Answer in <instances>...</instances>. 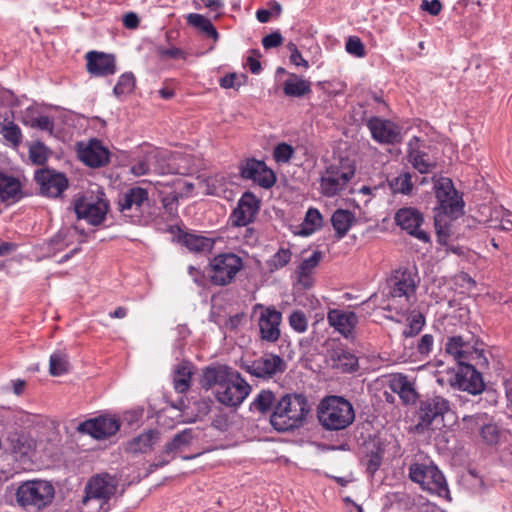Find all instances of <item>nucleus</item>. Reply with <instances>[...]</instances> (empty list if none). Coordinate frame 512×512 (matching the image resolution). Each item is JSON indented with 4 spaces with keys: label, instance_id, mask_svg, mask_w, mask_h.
<instances>
[{
    "label": "nucleus",
    "instance_id": "f257e3e1",
    "mask_svg": "<svg viewBox=\"0 0 512 512\" xmlns=\"http://www.w3.org/2000/svg\"><path fill=\"white\" fill-rule=\"evenodd\" d=\"M310 410L309 402L303 394H285L274 406L270 423L279 432L292 431L304 425Z\"/></svg>",
    "mask_w": 512,
    "mask_h": 512
},
{
    "label": "nucleus",
    "instance_id": "f03ea898",
    "mask_svg": "<svg viewBox=\"0 0 512 512\" xmlns=\"http://www.w3.org/2000/svg\"><path fill=\"white\" fill-rule=\"evenodd\" d=\"M317 417L325 430L340 431L353 423L355 412L352 404L343 397L328 396L320 401Z\"/></svg>",
    "mask_w": 512,
    "mask_h": 512
},
{
    "label": "nucleus",
    "instance_id": "7ed1b4c3",
    "mask_svg": "<svg viewBox=\"0 0 512 512\" xmlns=\"http://www.w3.org/2000/svg\"><path fill=\"white\" fill-rule=\"evenodd\" d=\"M55 497L50 481L33 479L22 482L16 489L15 500L27 512H41L49 507Z\"/></svg>",
    "mask_w": 512,
    "mask_h": 512
},
{
    "label": "nucleus",
    "instance_id": "20e7f679",
    "mask_svg": "<svg viewBox=\"0 0 512 512\" xmlns=\"http://www.w3.org/2000/svg\"><path fill=\"white\" fill-rule=\"evenodd\" d=\"M409 478L432 495L450 499V492L443 473L434 464L413 463Z\"/></svg>",
    "mask_w": 512,
    "mask_h": 512
},
{
    "label": "nucleus",
    "instance_id": "39448f33",
    "mask_svg": "<svg viewBox=\"0 0 512 512\" xmlns=\"http://www.w3.org/2000/svg\"><path fill=\"white\" fill-rule=\"evenodd\" d=\"M355 175V165L348 159H340L326 167L321 174L320 189L323 195L332 197L344 189Z\"/></svg>",
    "mask_w": 512,
    "mask_h": 512
},
{
    "label": "nucleus",
    "instance_id": "423d86ee",
    "mask_svg": "<svg viewBox=\"0 0 512 512\" xmlns=\"http://www.w3.org/2000/svg\"><path fill=\"white\" fill-rule=\"evenodd\" d=\"M420 278L415 271L409 269L396 270L389 280V295L392 300L404 298V304L397 311L398 314L405 315L415 301L416 288Z\"/></svg>",
    "mask_w": 512,
    "mask_h": 512
},
{
    "label": "nucleus",
    "instance_id": "0eeeda50",
    "mask_svg": "<svg viewBox=\"0 0 512 512\" xmlns=\"http://www.w3.org/2000/svg\"><path fill=\"white\" fill-rule=\"evenodd\" d=\"M109 210V203L101 191L96 196L85 195L74 201V211L78 218L85 219L89 224L100 225Z\"/></svg>",
    "mask_w": 512,
    "mask_h": 512
},
{
    "label": "nucleus",
    "instance_id": "6e6552de",
    "mask_svg": "<svg viewBox=\"0 0 512 512\" xmlns=\"http://www.w3.org/2000/svg\"><path fill=\"white\" fill-rule=\"evenodd\" d=\"M242 268L243 261L236 254H220L210 262V280L215 285H228L235 279V276Z\"/></svg>",
    "mask_w": 512,
    "mask_h": 512
},
{
    "label": "nucleus",
    "instance_id": "1a4fd4ad",
    "mask_svg": "<svg viewBox=\"0 0 512 512\" xmlns=\"http://www.w3.org/2000/svg\"><path fill=\"white\" fill-rule=\"evenodd\" d=\"M450 411V402L442 396L434 395L420 402L417 412V424L415 429L423 432L430 428L435 421L443 420Z\"/></svg>",
    "mask_w": 512,
    "mask_h": 512
},
{
    "label": "nucleus",
    "instance_id": "9d476101",
    "mask_svg": "<svg viewBox=\"0 0 512 512\" xmlns=\"http://www.w3.org/2000/svg\"><path fill=\"white\" fill-rule=\"evenodd\" d=\"M434 189L439 209L444 214L457 218L463 213V201L459 198L451 179L445 177L438 179L434 184Z\"/></svg>",
    "mask_w": 512,
    "mask_h": 512
},
{
    "label": "nucleus",
    "instance_id": "9b49d317",
    "mask_svg": "<svg viewBox=\"0 0 512 512\" xmlns=\"http://www.w3.org/2000/svg\"><path fill=\"white\" fill-rule=\"evenodd\" d=\"M251 386L238 372L235 376L219 388H216L215 397L221 404L228 407L239 406L249 395Z\"/></svg>",
    "mask_w": 512,
    "mask_h": 512
},
{
    "label": "nucleus",
    "instance_id": "f8f14e48",
    "mask_svg": "<svg viewBox=\"0 0 512 512\" xmlns=\"http://www.w3.org/2000/svg\"><path fill=\"white\" fill-rule=\"evenodd\" d=\"M243 368L252 376L270 379L282 374L287 364L284 359L273 353H264L261 357L243 365Z\"/></svg>",
    "mask_w": 512,
    "mask_h": 512
},
{
    "label": "nucleus",
    "instance_id": "ddd939ff",
    "mask_svg": "<svg viewBox=\"0 0 512 512\" xmlns=\"http://www.w3.org/2000/svg\"><path fill=\"white\" fill-rule=\"evenodd\" d=\"M78 158L86 166L101 168L110 162V152L98 139H90L88 142H79L76 145Z\"/></svg>",
    "mask_w": 512,
    "mask_h": 512
},
{
    "label": "nucleus",
    "instance_id": "4468645a",
    "mask_svg": "<svg viewBox=\"0 0 512 512\" xmlns=\"http://www.w3.org/2000/svg\"><path fill=\"white\" fill-rule=\"evenodd\" d=\"M257 309H260L258 327L261 340L275 343L280 338L281 312L273 306L264 307L261 304L254 307L255 311Z\"/></svg>",
    "mask_w": 512,
    "mask_h": 512
},
{
    "label": "nucleus",
    "instance_id": "2eb2a0df",
    "mask_svg": "<svg viewBox=\"0 0 512 512\" xmlns=\"http://www.w3.org/2000/svg\"><path fill=\"white\" fill-rule=\"evenodd\" d=\"M117 480L115 477L103 473L92 477L85 487V497L83 503H87L91 499L101 500L102 504L107 501L116 493Z\"/></svg>",
    "mask_w": 512,
    "mask_h": 512
},
{
    "label": "nucleus",
    "instance_id": "dca6fc26",
    "mask_svg": "<svg viewBox=\"0 0 512 512\" xmlns=\"http://www.w3.org/2000/svg\"><path fill=\"white\" fill-rule=\"evenodd\" d=\"M34 180L39 186L42 195L56 198L68 187V179L62 173L44 168L35 172Z\"/></svg>",
    "mask_w": 512,
    "mask_h": 512
},
{
    "label": "nucleus",
    "instance_id": "f3484780",
    "mask_svg": "<svg viewBox=\"0 0 512 512\" xmlns=\"http://www.w3.org/2000/svg\"><path fill=\"white\" fill-rule=\"evenodd\" d=\"M193 439L194 435L192 429H185L177 433L173 439L165 445L163 451L158 455L157 461L149 465L148 472L152 473L156 469L167 465L175 458L178 452L188 447Z\"/></svg>",
    "mask_w": 512,
    "mask_h": 512
},
{
    "label": "nucleus",
    "instance_id": "a211bd4d",
    "mask_svg": "<svg viewBox=\"0 0 512 512\" xmlns=\"http://www.w3.org/2000/svg\"><path fill=\"white\" fill-rule=\"evenodd\" d=\"M454 387L466 391L472 395H478L485 389L482 375L471 364L465 363L458 367V370L451 381Z\"/></svg>",
    "mask_w": 512,
    "mask_h": 512
},
{
    "label": "nucleus",
    "instance_id": "6ab92c4d",
    "mask_svg": "<svg viewBox=\"0 0 512 512\" xmlns=\"http://www.w3.org/2000/svg\"><path fill=\"white\" fill-rule=\"evenodd\" d=\"M259 208V199L251 192H245L230 216L231 224L237 227L248 225L254 220Z\"/></svg>",
    "mask_w": 512,
    "mask_h": 512
},
{
    "label": "nucleus",
    "instance_id": "aec40b11",
    "mask_svg": "<svg viewBox=\"0 0 512 512\" xmlns=\"http://www.w3.org/2000/svg\"><path fill=\"white\" fill-rule=\"evenodd\" d=\"M148 200L147 189L139 186L131 187L119 196L118 209L124 216H138L141 213L142 206Z\"/></svg>",
    "mask_w": 512,
    "mask_h": 512
},
{
    "label": "nucleus",
    "instance_id": "412c9836",
    "mask_svg": "<svg viewBox=\"0 0 512 512\" xmlns=\"http://www.w3.org/2000/svg\"><path fill=\"white\" fill-rule=\"evenodd\" d=\"M240 169L243 178L252 180L263 188H270L275 184L274 172L263 161L248 159Z\"/></svg>",
    "mask_w": 512,
    "mask_h": 512
},
{
    "label": "nucleus",
    "instance_id": "4be33fe9",
    "mask_svg": "<svg viewBox=\"0 0 512 512\" xmlns=\"http://www.w3.org/2000/svg\"><path fill=\"white\" fill-rule=\"evenodd\" d=\"M119 428L120 424L116 418L100 416L80 423L77 431L89 434L95 439H103L114 435Z\"/></svg>",
    "mask_w": 512,
    "mask_h": 512
},
{
    "label": "nucleus",
    "instance_id": "5701e85b",
    "mask_svg": "<svg viewBox=\"0 0 512 512\" xmlns=\"http://www.w3.org/2000/svg\"><path fill=\"white\" fill-rule=\"evenodd\" d=\"M367 126L374 140L383 144H394L401 141V129L390 120L379 117L371 118Z\"/></svg>",
    "mask_w": 512,
    "mask_h": 512
},
{
    "label": "nucleus",
    "instance_id": "b1692460",
    "mask_svg": "<svg viewBox=\"0 0 512 512\" xmlns=\"http://www.w3.org/2000/svg\"><path fill=\"white\" fill-rule=\"evenodd\" d=\"M396 223L406 230L410 235L417 239L428 242L429 235L420 229L424 219L423 215L415 208H402L399 209L395 215Z\"/></svg>",
    "mask_w": 512,
    "mask_h": 512
},
{
    "label": "nucleus",
    "instance_id": "393cba45",
    "mask_svg": "<svg viewBox=\"0 0 512 512\" xmlns=\"http://www.w3.org/2000/svg\"><path fill=\"white\" fill-rule=\"evenodd\" d=\"M237 373V371L226 365H211L202 370L200 385L205 390H209L214 386L219 388L220 386H223L230 377L235 376Z\"/></svg>",
    "mask_w": 512,
    "mask_h": 512
},
{
    "label": "nucleus",
    "instance_id": "a878e982",
    "mask_svg": "<svg viewBox=\"0 0 512 512\" xmlns=\"http://www.w3.org/2000/svg\"><path fill=\"white\" fill-rule=\"evenodd\" d=\"M86 60L87 71L94 76H108L116 72L115 57L111 54L89 51Z\"/></svg>",
    "mask_w": 512,
    "mask_h": 512
},
{
    "label": "nucleus",
    "instance_id": "bb28decb",
    "mask_svg": "<svg viewBox=\"0 0 512 512\" xmlns=\"http://www.w3.org/2000/svg\"><path fill=\"white\" fill-rule=\"evenodd\" d=\"M327 321L337 332L348 338L352 335L358 323L357 315L351 311L330 309L327 313Z\"/></svg>",
    "mask_w": 512,
    "mask_h": 512
},
{
    "label": "nucleus",
    "instance_id": "cd10ccee",
    "mask_svg": "<svg viewBox=\"0 0 512 512\" xmlns=\"http://www.w3.org/2000/svg\"><path fill=\"white\" fill-rule=\"evenodd\" d=\"M408 161L421 174L429 173L436 167V160L419 149V138L413 137L408 143Z\"/></svg>",
    "mask_w": 512,
    "mask_h": 512
},
{
    "label": "nucleus",
    "instance_id": "c85d7f7f",
    "mask_svg": "<svg viewBox=\"0 0 512 512\" xmlns=\"http://www.w3.org/2000/svg\"><path fill=\"white\" fill-rule=\"evenodd\" d=\"M390 389L399 395L403 403L413 404L418 399L415 383L412 379L401 373L391 375L389 380Z\"/></svg>",
    "mask_w": 512,
    "mask_h": 512
},
{
    "label": "nucleus",
    "instance_id": "c756f323",
    "mask_svg": "<svg viewBox=\"0 0 512 512\" xmlns=\"http://www.w3.org/2000/svg\"><path fill=\"white\" fill-rule=\"evenodd\" d=\"M327 363L332 369L341 373H352L358 369L357 357L342 348H336L328 351Z\"/></svg>",
    "mask_w": 512,
    "mask_h": 512
},
{
    "label": "nucleus",
    "instance_id": "7c9ffc66",
    "mask_svg": "<svg viewBox=\"0 0 512 512\" xmlns=\"http://www.w3.org/2000/svg\"><path fill=\"white\" fill-rule=\"evenodd\" d=\"M22 189L20 181L0 172V201L2 202H16L22 198Z\"/></svg>",
    "mask_w": 512,
    "mask_h": 512
},
{
    "label": "nucleus",
    "instance_id": "2f4dec72",
    "mask_svg": "<svg viewBox=\"0 0 512 512\" xmlns=\"http://www.w3.org/2000/svg\"><path fill=\"white\" fill-rule=\"evenodd\" d=\"M159 441V432L156 430H148L134 437L128 444V450L131 453H147L150 452L154 445Z\"/></svg>",
    "mask_w": 512,
    "mask_h": 512
},
{
    "label": "nucleus",
    "instance_id": "473e14b6",
    "mask_svg": "<svg viewBox=\"0 0 512 512\" xmlns=\"http://www.w3.org/2000/svg\"><path fill=\"white\" fill-rule=\"evenodd\" d=\"M446 352L453 356L458 362L459 366L465 364L469 359L471 352V345L465 342L461 336L450 337L446 343Z\"/></svg>",
    "mask_w": 512,
    "mask_h": 512
},
{
    "label": "nucleus",
    "instance_id": "72a5a7b5",
    "mask_svg": "<svg viewBox=\"0 0 512 512\" xmlns=\"http://www.w3.org/2000/svg\"><path fill=\"white\" fill-rule=\"evenodd\" d=\"M283 92L289 97H303L311 92V82L291 73L283 83Z\"/></svg>",
    "mask_w": 512,
    "mask_h": 512
},
{
    "label": "nucleus",
    "instance_id": "f704fd0d",
    "mask_svg": "<svg viewBox=\"0 0 512 512\" xmlns=\"http://www.w3.org/2000/svg\"><path fill=\"white\" fill-rule=\"evenodd\" d=\"M193 369L194 366L188 361H183L176 365L173 375V384L174 389L178 393H185L189 390Z\"/></svg>",
    "mask_w": 512,
    "mask_h": 512
},
{
    "label": "nucleus",
    "instance_id": "c9c22d12",
    "mask_svg": "<svg viewBox=\"0 0 512 512\" xmlns=\"http://www.w3.org/2000/svg\"><path fill=\"white\" fill-rule=\"evenodd\" d=\"M179 241L191 252H208L212 249L214 242L207 237L184 233Z\"/></svg>",
    "mask_w": 512,
    "mask_h": 512
},
{
    "label": "nucleus",
    "instance_id": "e433bc0d",
    "mask_svg": "<svg viewBox=\"0 0 512 512\" xmlns=\"http://www.w3.org/2000/svg\"><path fill=\"white\" fill-rule=\"evenodd\" d=\"M170 158L171 153L168 151L157 148L149 150V159H151V167H153L154 172L159 175H165L173 172V169L169 164Z\"/></svg>",
    "mask_w": 512,
    "mask_h": 512
},
{
    "label": "nucleus",
    "instance_id": "4c0bfd02",
    "mask_svg": "<svg viewBox=\"0 0 512 512\" xmlns=\"http://www.w3.org/2000/svg\"><path fill=\"white\" fill-rule=\"evenodd\" d=\"M277 401L270 390H261L250 404V411L260 414L272 413Z\"/></svg>",
    "mask_w": 512,
    "mask_h": 512
},
{
    "label": "nucleus",
    "instance_id": "58836bf2",
    "mask_svg": "<svg viewBox=\"0 0 512 512\" xmlns=\"http://www.w3.org/2000/svg\"><path fill=\"white\" fill-rule=\"evenodd\" d=\"M354 221V215L347 210H336L331 218L332 226L338 238L344 237Z\"/></svg>",
    "mask_w": 512,
    "mask_h": 512
},
{
    "label": "nucleus",
    "instance_id": "ea45409f",
    "mask_svg": "<svg viewBox=\"0 0 512 512\" xmlns=\"http://www.w3.org/2000/svg\"><path fill=\"white\" fill-rule=\"evenodd\" d=\"M187 23L204 34H206L207 37L212 38L214 41H217L219 38V34L211 21L206 18L205 16L197 13H190L186 17Z\"/></svg>",
    "mask_w": 512,
    "mask_h": 512
},
{
    "label": "nucleus",
    "instance_id": "a19ab883",
    "mask_svg": "<svg viewBox=\"0 0 512 512\" xmlns=\"http://www.w3.org/2000/svg\"><path fill=\"white\" fill-rule=\"evenodd\" d=\"M0 134L13 148H18L22 143V131L13 121L5 119L0 123Z\"/></svg>",
    "mask_w": 512,
    "mask_h": 512
},
{
    "label": "nucleus",
    "instance_id": "79ce46f5",
    "mask_svg": "<svg viewBox=\"0 0 512 512\" xmlns=\"http://www.w3.org/2000/svg\"><path fill=\"white\" fill-rule=\"evenodd\" d=\"M67 354L63 351H56L50 356L49 372L52 376H60L69 371Z\"/></svg>",
    "mask_w": 512,
    "mask_h": 512
},
{
    "label": "nucleus",
    "instance_id": "37998d69",
    "mask_svg": "<svg viewBox=\"0 0 512 512\" xmlns=\"http://www.w3.org/2000/svg\"><path fill=\"white\" fill-rule=\"evenodd\" d=\"M292 252L289 248H280L270 259L266 261V267L270 273L285 267L291 260Z\"/></svg>",
    "mask_w": 512,
    "mask_h": 512
},
{
    "label": "nucleus",
    "instance_id": "c03bdc74",
    "mask_svg": "<svg viewBox=\"0 0 512 512\" xmlns=\"http://www.w3.org/2000/svg\"><path fill=\"white\" fill-rule=\"evenodd\" d=\"M322 226V216L315 208H309L306 212L303 230L304 235H310Z\"/></svg>",
    "mask_w": 512,
    "mask_h": 512
},
{
    "label": "nucleus",
    "instance_id": "a18cd8bd",
    "mask_svg": "<svg viewBox=\"0 0 512 512\" xmlns=\"http://www.w3.org/2000/svg\"><path fill=\"white\" fill-rule=\"evenodd\" d=\"M135 87V77L132 73H124L119 77L114 87V93L117 96L129 94Z\"/></svg>",
    "mask_w": 512,
    "mask_h": 512
},
{
    "label": "nucleus",
    "instance_id": "49530a36",
    "mask_svg": "<svg viewBox=\"0 0 512 512\" xmlns=\"http://www.w3.org/2000/svg\"><path fill=\"white\" fill-rule=\"evenodd\" d=\"M150 171L151 159H149V151L143 157L134 159L130 167V172L136 177L147 175Z\"/></svg>",
    "mask_w": 512,
    "mask_h": 512
},
{
    "label": "nucleus",
    "instance_id": "de8ad7c7",
    "mask_svg": "<svg viewBox=\"0 0 512 512\" xmlns=\"http://www.w3.org/2000/svg\"><path fill=\"white\" fill-rule=\"evenodd\" d=\"M390 185L395 193L409 194L413 188L411 175L409 173L400 174L391 181Z\"/></svg>",
    "mask_w": 512,
    "mask_h": 512
},
{
    "label": "nucleus",
    "instance_id": "09e8293b",
    "mask_svg": "<svg viewBox=\"0 0 512 512\" xmlns=\"http://www.w3.org/2000/svg\"><path fill=\"white\" fill-rule=\"evenodd\" d=\"M408 320H409V325L403 331V336L414 337L422 330V328L425 324V318L421 313L413 312Z\"/></svg>",
    "mask_w": 512,
    "mask_h": 512
},
{
    "label": "nucleus",
    "instance_id": "8fccbe9b",
    "mask_svg": "<svg viewBox=\"0 0 512 512\" xmlns=\"http://www.w3.org/2000/svg\"><path fill=\"white\" fill-rule=\"evenodd\" d=\"M11 443L14 452L20 455H27L34 446L32 440L24 434L12 437Z\"/></svg>",
    "mask_w": 512,
    "mask_h": 512
},
{
    "label": "nucleus",
    "instance_id": "3c124183",
    "mask_svg": "<svg viewBox=\"0 0 512 512\" xmlns=\"http://www.w3.org/2000/svg\"><path fill=\"white\" fill-rule=\"evenodd\" d=\"M48 158V152L46 147L38 142L32 145L29 149V159L36 165H43Z\"/></svg>",
    "mask_w": 512,
    "mask_h": 512
},
{
    "label": "nucleus",
    "instance_id": "603ef678",
    "mask_svg": "<svg viewBox=\"0 0 512 512\" xmlns=\"http://www.w3.org/2000/svg\"><path fill=\"white\" fill-rule=\"evenodd\" d=\"M289 324L296 332L303 333L307 330L308 320L304 312L296 310L290 314Z\"/></svg>",
    "mask_w": 512,
    "mask_h": 512
},
{
    "label": "nucleus",
    "instance_id": "864d4df0",
    "mask_svg": "<svg viewBox=\"0 0 512 512\" xmlns=\"http://www.w3.org/2000/svg\"><path fill=\"white\" fill-rule=\"evenodd\" d=\"M322 258L323 254L321 251H314L310 257L303 259L297 271L312 274L313 270L318 266Z\"/></svg>",
    "mask_w": 512,
    "mask_h": 512
},
{
    "label": "nucleus",
    "instance_id": "5fc2aeb1",
    "mask_svg": "<svg viewBox=\"0 0 512 512\" xmlns=\"http://www.w3.org/2000/svg\"><path fill=\"white\" fill-rule=\"evenodd\" d=\"M294 149L287 143H280L274 148V158L279 163H287L293 156Z\"/></svg>",
    "mask_w": 512,
    "mask_h": 512
},
{
    "label": "nucleus",
    "instance_id": "6e6d98bb",
    "mask_svg": "<svg viewBox=\"0 0 512 512\" xmlns=\"http://www.w3.org/2000/svg\"><path fill=\"white\" fill-rule=\"evenodd\" d=\"M480 435L483 441L489 445L496 444L499 440V430L495 424H484L481 427Z\"/></svg>",
    "mask_w": 512,
    "mask_h": 512
},
{
    "label": "nucleus",
    "instance_id": "4d7b16f0",
    "mask_svg": "<svg viewBox=\"0 0 512 512\" xmlns=\"http://www.w3.org/2000/svg\"><path fill=\"white\" fill-rule=\"evenodd\" d=\"M247 77L244 74L231 73L221 78L220 86L223 88H239L246 82Z\"/></svg>",
    "mask_w": 512,
    "mask_h": 512
},
{
    "label": "nucleus",
    "instance_id": "13d9d810",
    "mask_svg": "<svg viewBox=\"0 0 512 512\" xmlns=\"http://www.w3.org/2000/svg\"><path fill=\"white\" fill-rule=\"evenodd\" d=\"M346 51L357 57H363L365 55L364 45L358 37H349L346 42Z\"/></svg>",
    "mask_w": 512,
    "mask_h": 512
},
{
    "label": "nucleus",
    "instance_id": "bf43d9fd",
    "mask_svg": "<svg viewBox=\"0 0 512 512\" xmlns=\"http://www.w3.org/2000/svg\"><path fill=\"white\" fill-rule=\"evenodd\" d=\"M282 42L283 37L279 32H272L262 39V45L265 49L278 47L282 44Z\"/></svg>",
    "mask_w": 512,
    "mask_h": 512
},
{
    "label": "nucleus",
    "instance_id": "052dcab7",
    "mask_svg": "<svg viewBox=\"0 0 512 512\" xmlns=\"http://www.w3.org/2000/svg\"><path fill=\"white\" fill-rule=\"evenodd\" d=\"M31 127L38 128L40 130L48 131L50 134L53 132V121L48 116H40L35 118L32 123Z\"/></svg>",
    "mask_w": 512,
    "mask_h": 512
},
{
    "label": "nucleus",
    "instance_id": "680f3d73",
    "mask_svg": "<svg viewBox=\"0 0 512 512\" xmlns=\"http://www.w3.org/2000/svg\"><path fill=\"white\" fill-rule=\"evenodd\" d=\"M433 336L425 334L421 337L417 344V350L421 355H427L432 350Z\"/></svg>",
    "mask_w": 512,
    "mask_h": 512
},
{
    "label": "nucleus",
    "instance_id": "e2e57ef3",
    "mask_svg": "<svg viewBox=\"0 0 512 512\" xmlns=\"http://www.w3.org/2000/svg\"><path fill=\"white\" fill-rule=\"evenodd\" d=\"M421 9L427 11L433 16H436L441 12L442 4L439 0H423L421 3Z\"/></svg>",
    "mask_w": 512,
    "mask_h": 512
},
{
    "label": "nucleus",
    "instance_id": "0e129e2a",
    "mask_svg": "<svg viewBox=\"0 0 512 512\" xmlns=\"http://www.w3.org/2000/svg\"><path fill=\"white\" fill-rule=\"evenodd\" d=\"M158 52L162 58H185V53L181 49L176 47L168 49L159 48Z\"/></svg>",
    "mask_w": 512,
    "mask_h": 512
},
{
    "label": "nucleus",
    "instance_id": "69168bd1",
    "mask_svg": "<svg viewBox=\"0 0 512 512\" xmlns=\"http://www.w3.org/2000/svg\"><path fill=\"white\" fill-rule=\"evenodd\" d=\"M123 25L128 29H136L139 26V17L134 12H128L123 17Z\"/></svg>",
    "mask_w": 512,
    "mask_h": 512
},
{
    "label": "nucleus",
    "instance_id": "338daca9",
    "mask_svg": "<svg viewBox=\"0 0 512 512\" xmlns=\"http://www.w3.org/2000/svg\"><path fill=\"white\" fill-rule=\"evenodd\" d=\"M297 279H298V283L304 289H309L313 285L312 274H308V273H303V272L297 271Z\"/></svg>",
    "mask_w": 512,
    "mask_h": 512
},
{
    "label": "nucleus",
    "instance_id": "774afa93",
    "mask_svg": "<svg viewBox=\"0 0 512 512\" xmlns=\"http://www.w3.org/2000/svg\"><path fill=\"white\" fill-rule=\"evenodd\" d=\"M500 230L510 231L512 230V213L509 211H505L502 218L501 223L498 227Z\"/></svg>",
    "mask_w": 512,
    "mask_h": 512
}]
</instances>
